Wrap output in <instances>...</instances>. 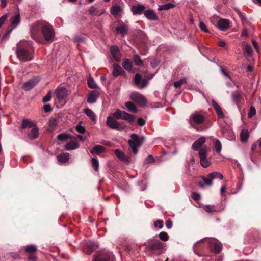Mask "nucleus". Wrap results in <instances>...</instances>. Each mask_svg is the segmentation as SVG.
<instances>
[{
  "label": "nucleus",
  "mask_w": 261,
  "mask_h": 261,
  "mask_svg": "<svg viewBox=\"0 0 261 261\" xmlns=\"http://www.w3.org/2000/svg\"><path fill=\"white\" fill-rule=\"evenodd\" d=\"M31 36L36 42L41 40V35L47 42L53 41L55 38V32L53 27L47 22L37 21L34 22L30 28Z\"/></svg>",
  "instance_id": "f257e3e1"
},
{
  "label": "nucleus",
  "mask_w": 261,
  "mask_h": 261,
  "mask_svg": "<svg viewBox=\"0 0 261 261\" xmlns=\"http://www.w3.org/2000/svg\"><path fill=\"white\" fill-rule=\"evenodd\" d=\"M34 50L32 42L25 40L20 41L17 44V56L21 61H28L33 58Z\"/></svg>",
  "instance_id": "f03ea898"
},
{
  "label": "nucleus",
  "mask_w": 261,
  "mask_h": 261,
  "mask_svg": "<svg viewBox=\"0 0 261 261\" xmlns=\"http://www.w3.org/2000/svg\"><path fill=\"white\" fill-rule=\"evenodd\" d=\"M69 91L64 87H58L55 91L56 96V102L58 103L59 108L63 107L67 102V97L69 94Z\"/></svg>",
  "instance_id": "7ed1b4c3"
},
{
  "label": "nucleus",
  "mask_w": 261,
  "mask_h": 261,
  "mask_svg": "<svg viewBox=\"0 0 261 261\" xmlns=\"http://www.w3.org/2000/svg\"><path fill=\"white\" fill-rule=\"evenodd\" d=\"M144 140L143 137H140L136 134L134 133L130 135L128 143L134 154H136L138 152V148L141 146Z\"/></svg>",
  "instance_id": "20e7f679"
},
{
  "label": "nucleus",
  "mask_w": 261,
  "mask_h": 261,
  "mask_svg": "<svg viewBox=\"0 0 261 261\" xmlns=\"http://www.w3.org/2000/svg\"><path fill=\"white\" fill-rule=\"evenodd\" d=\"M205 120V113L204 112L195 111L189 117V122L193 127L194 124L200 125Z\"/></svg>",
  "instance_id": "39448f33"
},
{
  "label": "nucleus",
  "mask_w": 261,
  "mask_h": 261,
  "mask_svg": "<svg viewBox=\"0 0 261 261\" xmlns=\"http://www.w3.org/2000/svg\"><path fill=\"white\" fill-rule=\"evenodd\" d=\"M204 241H207L208 244V246L211 250L215 253H219L221 250V245L218 244L214 241L211 240L210 238H205L201 239L200 241L196 242L194 246H193V249L194 251V252L196 254H197V252L196 251V248L197 247V245L199 244L200 242H204Z\"/></svg>",
  "instance_id": "423d86ee"
},
{
  "label": "nucleus",
  "mask_w": 261,
  "mask_h": 261,
  "mask_svg": "<svg viewBox=\"0 0 261 261\" xmlns=\"http://www.w3.org/2000/svg\"><path fill=\"white\" fill-rule=\"evenodd\" d=\"M106 123L110 128L119 131L123 130L126 127V125L124 123L119 122L115 120L111 116H108L107 118Z\"/></svg>",
  "instance_id": "0eeeda50"
},
{
  "label": "nucleus",
  "mask_w": 261,
  "mask_h": 261,
  "mask_svg": "<svg viewBox=\"0 0 261 261\" xmlns=\"http://www.w3.org/2000/svg\"><path fill=\"white\" fill-rule=\"evenodd\" d=\"M207 147L204 146L200 149L199 151L201 165L205 168L208 167L211 163L210 160L207 158Z\"/></svg>",
  "instance_id": "6e6552de"
},
{
  "label": "nucleus",
  "mask_w": 261,
  "mask_h": 261,
  "mask_svg": "<svg viewBox=\"0 0 261 261\" xmlns=\"http://www.w3.org/2000/svg\"><path fill=\"white\" fill-rule=\"evenodd\" d=\"M130 98L135 102L138 103L141 106L145 105L147 101L145 97L137 92H134L131 93Z\"/></svg>",
  "instance_id": "1a4fd4ad"
},
{
  "label": "nucleus",
  "mask_w": 261,
  "mask_h": 261,
  "mask_svg": "<svg viewBox=\"0 0 261 261\" xmlns=\"http://www.w3.org/2000/svg\"><path fill=\"white\" fill-rule=\"evenodd\" d=\"M40 81L38 78H33L26 82L22 85V89L28 91L32 89Z\"/></svg>",
  "instance_id": "9d476101"
},
{
  "label": "nucleus",
  "mask_w": 261,
  "mask_h": 261,
  "mask_svg": "<svg viewBox=\"0 0 261 261\" xmlns=\"http://www.w3.org/2000/svg\"><path fill=\"white\" fill-rule=\"evenodd\" d=\"M110 259L109 253L101 252L95 255L92 261H108Z\"/></svg>",
  "instance_id": "9b49d317"
},
{
  "label": "nucleus",
  "mask_w": 261,
  "mask_h": 261,
  "mask_svg": "<svg viewBox=\"0 0 261 261\" xmlns=\"http://www.w3.org/2000/svg\"><path fill=\"white\" fill-rule=\"evenodd\" d=\"M99 92L97 90H93L91 91L87 97V102L90 104H93L97 101V98L99 97Z\"/></svg>",
  "instance_id": "f8f14e48"
},
{
  "label": "nucleus",
  "mask_w": 261,
  "mask_h": 261,
  "mask_svg": "<svg viewBox=\"0 0 261 261\" xmlns=\"http://www.w3.org/2000/svg\"><path fill=\"white\" fill-rule=\"evenodd\" d=\"M212 105L214 108L218 117L219 119H223L225 117V115L219 105L215 100L213 99L212 100Z\"/></svg>",
  "instance_id": "ddd939ff"
},
{
  "label": "nucleus",
  "mask_w": 261,
  "mask_h": 261,
  "mask_svg": "<svg viewBox=\"0 0 261 261\" xmlns=\"http://www.w3.org/2000/svg\"><path fill=\"white\" fill-rule=\"evenodd\" d=\"M205 142V138L201 137L196 140L192 144V148L193 150L198 151L200 150L202 147V145Z\"/></svg>",
  "instance_id": "4468645a"
},
{
  "label": "nucleus",
  "mask_w": 261,
  "mask_h": 261,
  "mask_svg": "<svg viewBox=\"0 0 261 261\" xmlns=\"http://www.w3.org/2000/svg\"><path fill=\"white\" fill-rule=\"evenodd\" d=\"M145 9L144 6L138 4L132 6L131 11L134 15H141L144 13V11H145Z\"/></svg>",
  "instance_id": "2eb2a0df"
},
{
  "label": "nucleus",
  "mask_w": 261,
  "mask_h": 261,
  "mask_svg": "<svg viewBox=\"0 0 261 261\" xmlns=\"http://www.w3.org/2000/svg\"><path fill=\"white\" fill-rule=\"evenodd\" d=\"M144 16L147 19L150 20L156 21L159 19V17L155 11L152 9L145 10L144 13Z\"/></svg>",
  "instance_id": "dca6fc26"
},
{
  "label": "nucleus",
  "mask_w": 261,
  "mask_h": 261,
  "mask_svg": "<svg viewBox=\"0 0 261 261\" xmlns=\"http://www.w3.org/2000/svg\"><path fill=\"white\" fill-rule=\"evenodd\" d=\"M79 147V145L75 138H73L71 141L68 142L65 146V149L66 150L70 151L75 150Z\"/></svg>",
  "instance_id": "f3484780"
},
{
  "label": "nucleus",
  "mask_w": 261,
  "mask_h": 261,
  "mask_svg": "<svg viewBox=\"0 0 261 261\" xmlns=\"http://www.w3.org/2000/svg\"><path fill=\"white\" fill-rule=\"evenodd\" d=\"M98 248H99V246L97 243H90L87 246V248L84 250V252L86 254L90 255Z\"/></svg>",
  "instance_id": "a211bd4d"
},
{
  "label": "nucleus",
  "mask_w": 261,
  "mask_h": 261,
  "mask_svg": "<svg viewBox=\"0 0 261 261\" xmlns=\"http://www.w3.org/2000/svg\"><path fill=\"white\" fill-rule=\"evenodd\" d=\"M223 135L229 140L232 141L235 139V135L233 132L229 128H223L222 129Z\"/></svg>",
  "instance_id": "6ab92c4d"
},
{
  "label": "nucleus",
  "mask_w": 261,
  "mask_h": 261,
  "mask_svg": "<svg viewBox=\"0 0 261 261\" xmlns=\"http://www.w3.org/2000/svg\"><path fill=\"white\" fill-rule=\"evenodd\" d=\"M113 75L115 77H117L119 75H122L125 73V72L123 70L121 66L117 64H114L113 65Z\"/></svg>",
  "instance_id": "aec40b11"
},
{
  "label": "nucleus",
  "mask_w": 261,
  "mask_h": 261,
  "mask_svg": "<svg viewBox=\"0 0 261 261\" xmlns=\"http://www.w3.org/2000/svg\"><path fill=\"white\" fill-rule=\"evenodd\" d=\"M122 66L126 71L130 72H133V63L132 61L129 59H124L122 63Z\"/></svg>",
  "instance_id": "412c9836"
},
{
  "label": "nucleus",
  "mask_w": 261,
  "mask_h": 261,
  "mask_svg": "<svg viewBox=\"0 0 261 261\" xmlns=\"http://www.w3.org/2000/svg\"><path fill=\"white\" fill-rule=\"evenodd\" d=\"M229 26V20L224 19H221L218 21V28L222 31L225 30Z\"/></svg>",
  "instance_id": "4be33fe9"
},
{
  "label": "nucleus",
  "mask_w": 261,
  "mask_h": 261,
  "mask_svg": "<svg viewBox=\"0 0 261 261\" xmlns=\"http://www.w3.org/2000/svg\"><path fill=\"white\" fill-rule=\"evenodd\" d=\"M148 248L152 251L160 250L163 248V244L161 242L156 241L150 244Z\"/></svg>",
  "instance_id": "5701e85b"
},
{
  "label": "nucleus",
  "mask_w": 261,
  "mask_h": 261,
  "mask_svg": "<svg viewBox=\"0 0 261 261\" xmlns=\"http://www.w3.org/2000/svg\"><path fill=\"white\" fill-rule=\"evenodd\" d=\"M89 14L91 15L100 16L105 12V10L102 9L100 11V12H98L97 10V8L96 7L94 6H92L89 8Z\"/></svg>",
  "instance_id": "b1692460"
},
{
  "label": "nucleus",
  "mask_w": 261,
  "mask_h": 261,
  "mask_svg": "<svg viewBox=\"0 0 261 261\" xmlns=\"http://www.w3.org/2000/svg\"><path fill=\"white\" fill-rule=\"evenodd\" d=\"M38 128L34 127L28 133V137L31 140H34L38 137Z\"/></svg>",
  "instance_id": "393cba45"
},
{
  "label": "nucleus",
  "mask_w": 261,
  "mask_h": 261,
  "mask_svg": "<svg viewBox=\"0 0 261 261\" xmlns=\"http://www.w3.org/2000/svg\"><path fill=\"white\" fill-rule=\"evenodd\" d=\"M128 28L127 25H121L116 28V31L120 34L122 36L127 34Z\"/></svg>",
  "instance_id": "a878e982"
},
{
  "label": "nucleus",
  "mask_w": 261,
  "mask_h": 261,
  "mask_svg": "<svg viewBox=\"0 0 261 261\" xmlns=\"http://www.w3.org/2000/svg\"><path fill=\"white\" fill-rule=\"evenodd\" d=\"M105 150V148L102 146L96 145L90 150V153L91 154L96 153L97 154H99L104 152Z\"/></svg>",
  "instance_id": "bb28decb"
},
{
  "label": "nucleus",
  "mask_w": 261,
  "mask_h": 261,
  "mask_svg": "<svg viewBox=\"0 0 261 261\" xmlns=\"http://www.w3.org/2000/svg\"><path fill=\"white\" fill-rule=\"evenodd\" d=\"M20 21V17L19 13L15 14L11 20V24L13 25V28L11 29L10 33L12 31V30L16 28L19 23Z\"/></svg>",
  "instance_id": "cd10ccee"
},
{
  "label": "nucleus",
  "mask_w": 261,
  "mask_h": 261,
  "mask_svg": "<svg viewBox=\"0 0 261 261\" xmlns=\"http://www.w3.org/2000/svg\"><path fill=\"white\" fill-rule=\"evenodd\" d=\"M58 161L61 163L67 162L69 159V155L68 153H62L57 156Z\"/></svg>",
  "instance_id": "c85d7f7f"
},
{
  "label": "nucleus",
  "mask_w": 261,
  "mask_h": 261,
  "mask_svg": "<svg viewBox=\"0 0 261 261\" xmlns=\"http://www.w3.org/2000/svg\"><path fill=\"white\" fill-rule=\"evenodd\" d=\"M202 180L204 182V184L202 183L201 181L199 182V185L201 188H204V185H207L208 186H211L212 185L213 179L211 177H208V176H207V177H202Z\"/></svg>",
  "instance_id": "c756f323"
},
{
  "label": "nucleus",
  "mask_w": 261,
  "mask_h": 261,
  "mask_svg": "<svg viewBox=\"0 0 261 261\" xmlns=\"http://www.w3.org/2000/svg\"><path fill=\"white\" fill-rule=\"evenodd\" d=\"M111 53L114 58L117 60L119 58L120 52L119 48L116 46H112L111 47Z\"/></svg>",
  "instance_id": "7c9ffc66"
},
{
  "label": "nucleus",
  "mask_w": 261,
  "mask_h": 261,
  "mask_svg": "<svg viewBox=\"0 0 261 261\" xmlns=\"http://www.w3.org/2000/svg\"><path fill=\"white\" fill-rule=\"evenodd\" d=\"M121 119L122 120H127L129 122H133L135 120V117L134 115L129 114L125 111H123V112L122 114V118Z\"/></svg>",
  "instance_id": "2f4dec72"
},
{
  "label": "nucleus",
  "mask_w": 261,
  "mask_h": 261,
  "mask_svg": "<svg viewBox=\"0 0 261 261\" xmlns=\"http://www.w3.org/2000/svg\"><path fill=\"white\" fill-rule=\"evenodd\" d=\"M122 8L118 5L113 6L111 9V13L114 16L119 15L122 12Z\"/></svg>",
  "instance_id": "473e14b6"
},
{
  "label": "nucleus",
  "mask_w": 261,
  "mask_h": 261,
  "mask_svg": "<svg viewBox=\"0 0 261 261\" xmlns=\"http://www.w3.org/2000/svg\"><path fill=\"white\" fill-rule=\"evenodd\" d=\"M115 154L122 161L126 162L128 160L127 158L125 156V154L119 149H116L115 150Z\"/></svg>",
  "instance_id": "72a5a7b5"
},
{
  "label": "nucleus",
  "mask_w": 261,
  "mask_h": 261,
  "mask_svg": "<svg viewBox=\"0 0 261 261\" xmlns=\"http://www.w3.org/2000/svg\"><path fill=\"white\" fill-rule=\"evenodd\" d=\"M174 7H175L174 4L171 3H167L166 4L159 5L158 9L159 11L167 10L170 9Z\"/></svg>",
  "instance_id": "f704fd0d"
},
{
  "label": "nucleus",
  "mask_w": 261,
  "mask_h": 261,
  "mask_svg": "<svg viewBox=\"0 0 261 261\" xmlns=\"http://www.w3.org/2000/svg\"><path fill=\"white\" fill-rule=\"evenodd\" d=\"M249 137V132L247 129H243L240 134V138L242 142H245L247 141Z\"/></svg>",
  "instance_id": "c9c22d12"
},
{
  "label": "nucleus",
  "mask_w": 261,
  "mask_h": 261,
  "mask_svg": "<svg viewBox=\"0 0 261 261\" xmlns=\"http://www.w3.org/2000/svg\"><path fill=\"white\" fill-rule=\"evenodd\" d=\"M125 106L127 107L128 111L131 112L136 113L137 112V108L135 105L130 101L125 103Z\"/></svg>",
  "instance_id": "e433bc0d"
},
{
  "label": "nucleus",
  "mask_w": 261,
  "mask_h": 261,
  "mask_svg": "<svg viewBox=\"0 0 261 261\" xmlns=\"http://www.w3.org/2000/svg\"><path fill=\"white\" fill-rule=\"evenodd\" d=\"M84 112L92 121H95L96 115L91 109L89 108L85 109Z\"/></svg>",
  "instance_id": "4c0bfd02"
},
{
  "label": "nucleus",
  "mask_w": 261,
  "mask_h": 261,
  "mask_svg": "<svg viewBox=\"0 0 261 261\" xmlns=\"http://www.w3.org/2000/svg\"><path fill=\"white\" fill-rule=\"evenodd\" d=\"M72 137L68 134L61 133L58 135L57 139L60 141H67L68 139H71Z\"/></svg>",
  "instance_id": "58836bf2"
},
{
  "label": "nucleus",
  "mask_w": 261,
  "mask_h": 261,
  "mask_svg": "<svg viewBox=\"0 0 261 261\" xmlns=\"http://www.w3.org/2000/svg\"><path fill=\"white\" fill-rule=\"evenodd\" d=\"M34 126H35V124L33 122L27 120H23L22 121L21 127L22 128H32Z\"/></svg>",
  "instance_id": "ea45409f"
},
{
  "label": "nucleus",
  "mask_w": 261,
  "mask_h": 261,
  "mask_svg": "<svg viewBox=\"0 0 261 261\" xmlns=\"http://www.w3.org/2000/svg\"><path fill=\"white\" fill-rule=\"evenodd\" d=\"M208 177L212 178V179H213L214 178H218V179L221 180L223 178V175L221 173L218 172H214L210 173L208 174Z\"/></svg>",
  "instance_id": "a19ab883"
},
{
  "label": "nucleus",
  "mask_w": 261,
  "mask_h": 261,
  "mask_svg": "<svg viewBox=\"0 0 261 261\" xmlns=\"http://www.w3.org/2000/svg\"><path fill=\"white\" fill-rule=\"evenodd\" d=\"M133 60L135 65L136 66H142L143 64V61L141 59L140 56L137 54L134 56Z\"/></svg>",
  "instance_id": "79ce46f5"
},
{
  "label": "nucleus",
  "mask_w": 261,
  "mask_h": 261,
  "mask_svg": "<svg viewBox=\"0 0 261 261\" xmlns=\"http://www.w3.org/2000/svg\"><path fill=\"white\" fill-rule=\"evenodd\" d=\"M88 86L92 89H96L98 87L97 84L91 76H90L88 80Z\"/></svg>",
  "instance_id": "37998d69"
},
{
  "label": "nucleus",
  "mask_w": 261,
  "mask_h": 261,
  "mask_svg": "<svg viewBox=\"0 0 261 261\" xmlns=\"http://www.w3.org/2000/svg\"><path fill=\"white\" fill-rule=\"evenodd\" d=\"M214 146L216 151L218 153H220L222 150V144L219 140H216Z\"/></svg>",
  "instance_id": "c03bdc74"
},
{
  "label": "nucleus",
  "mask_w": 261,
  "mask_h": 261,
  "mask_svg": "<svg viewBox=\"0 0 261 261\" xmlns=\"http://www.w3.org/2000/svg\"><path fill=\"white\" fill-rule=\"evenodd\" d=\"M91 163L92 167L94 169L95 171H97L98 170L99 167V162L97 159L93 158L91 159Z\"/></svg>",
  "instance_id": "a18cd8bd"
},
{
  "label": "nucleus",
  "mask_w": 261,
  "mask_h": 261,
  "mask_svg": "<svg viewBox=\"0 0 261 261\" xmlns=\"http://www.w3.org/2000/svg\"><path fill=\"white\" fill-rule=\"evenodd\" d=\"M187 82L186 78H182L179 80L174 82V86L175 88L180 87L182 84H185Z\"/></svg>",
  "instance_id": "49530a36"
},
{
  "label": "nucleus",
  "mask_w": 261,
  "mask_h": 261,
  "mask_svg": "<svg viewBox=\"0 0 261 261\" xmlns=\"http://www.w3.org/2000/svg\"><path fill=\"white\" fill-rule=\"evenodd\" d=\"M159 238L163 241H167L169 240V237L167 232L162 231L159 234Z\"/></svg>",
  "instance_id": "de8ad7c7"
},
{
  "label": "nucleus",
  "mask_w": 261,
  "mask_h": 261,
  "mask_svg": "<svg viewBox=\"0 0 261 261\" xmlns=\"http://www.w3.org/2000/svg\"><path fill=\"white\" fill-rule=\"evenodd\" d=\"M123 111H121L119 109H117L116 111L113 114V116L116 119H120L122 118V114Z\"/></svg>",
  "instance_id": "09e8293b"
},
{
  "label": "nucleus",
  "mask_w": 261,
  "mask_h": 261,
  "mask_svg": "<svg viewBox=\"0 0 261 261\" xmlns=\"http://www.w3.org/2000/svg\"><path fill=\"white\" fill-rule=\"evenodd\" d=\"M205 210L207 213H213L217 212L214 205H206L205 206Z\"/></svg>",
  "instance_id": "8fccbe9b"
},
{
  "label": "nucleus",
  "mask_w": 261,
  "mask_h": 261,
  "mask_svg": "<svg viewBox=\"0 0 261 261\" xmlns=\"http://www.w3.org/2000/svg\"><path fill=\"white\" fill-rule=\"evenodd\" d=\"M36 250V247L33 245H28L25 247V251L32 253Z\"/></svg>",
  "instance_id": "3c124183"
},
{
  "label": "nucleus",
  "mask_w": 261,
  "mask_h": 261,
  "mask_svg": "<svg viewBox=\"0 0 261 261\" xmlns=\"http://www.w3.org/2000/svg\"><path fill=\"white\" fill-rule=\"evenodd\" d=\"M241 97V95L240 93H233L232 94V99L235 103H237Z\"/></svg>",
  "instance_id": "603ef678"
},
{
  "label": "nucleus",
  "mask_w": 261,
  "mask_h": 261,
  "mask_svg": "<svg viewBox=\"0 0 261 261\" xmlns=\"http://www.w3.org/2000/svg\"><path fill=\"white\" fill-rule=\"evenodd\" d=\"M141 80H142V77H141V75L139 74V73H137L135 75V76L134 78V83L138 87L139 86V85H140Z\"/></svg>",
  "instance_id": "864d4df0"
},
{
  "label": "nucleus",
  "mask_w": 261,
  "mask_h": 261,
  "mask_svg": "<svg viewBox=\"0 0 261 261\" xmlns=\"http://www.w3.org/2000/svg\"><path fill=\"white\" fill-rule=\"evenodd\" d=\"M243 50L245 52L248 54L249 55L251 54L252 52V48L250 45L246 44L244 45Z\"/></svg>",
  "instance_id": "5fc2aeb1"
},
{
  "label": "nucleus",
  "mask_w": 261,
  "mask_h": 261,
  "mask_svg": "<svg viewBox=\"0 0 261 261\" xmlns=\"http://www.w3.org/2000/svg\"><path fill=\"white\" fill-rule=\"evenodd\" d=\"M256 114V110L254 107H251L249 112L248 113V117L250 118H252Z\"/></svg>",
  "instance_id": "6e6d98bb"
},
{
  "label": "nucleus",
  "mask_w": 261,
  "mask_h": 261,
  "mask_svg": "<svg viewBox=\"0 0 261 261\" xmlns=\"http://www.w3.org/2000/svg\"><path fill=\"white\" fill-rule=\"evenodd\" d=\"M154 225L155 227H158L160 229H162L164 226L163 221L161 220H158L154 221Z\"/></svg>",
  "instance_id": "4d7b16f0"
},
{
  "label": "nucleus",
  "mask_w": 261,
  "mask_h": 261,
  "mask_svg": "<svg viewBox=\"0 0 261 261\" xmlns=\"http://www.w3.org/2000/svg\"><path fill=\"white\" fill-rule=\"evenodd\" d=\"M148 80L147 79H144L142 81V82L140 83V85H139L138 87L140 89L144 88L148 85Z\"/></svg>",
  "instance_id": "13d9d810"
},
{
  "label": "nucleus",
  "mask_w": 261,
  "mask_h": 261,
  "mask_svg": "<svg viewBox=\"0 0 261 261\" xmlns=\"http://www.w3.org/2000/svg\"><path fill=\"white\" fill-rule=\"evenodd\" d=\"M75 42H83L84 41V38L80 35H75L73 38Z\"/></svg>",
  "instance_id": "bf43d9fd"
},
{
  "label": "nucleus",
  "mask_w": 261,
  "mask_h": 261,
  "mask_svg": "<svg viewBox=\"0 0 261 261\" xmlns=\"http://www.w3.org/2000/svg\"><path fill=\"white\" fill-rule=\"evenodd\" d=\"M191 197L195 201L199 200L201 198L200 194L197 192L192 193Z\"/></svg>",
  "instance_id": "052dcab7"
},
{
  "label": "nucleus",
  "mask_w": 261,
  "mask_h": 261,
  "mask_svg": "<svg viewBox=\"0 0 261 261\" xmlns=\"http://www.w3.org/2000/svg\"><path fill=\"white\" fill-rule=\"evenodd\" d=\"M199 28L200 29L205 33H208V30L205 25V24L203 22H200L199 24Z\"/></svg>",
  "instance_id": "680f3d73"
},
{
  "label": "nucleus",
  "mask_w": 261,
  "mask_h": 261,
  "mask_svg": "<svg viewBox=\"0 0 261 261\" xmlns=\"http://www.w3.org/2000/svg\"><path fill=\"white\" fill-rule=\"evenodd\" d=\"M154 158L151 155H148V157L145 160V162L147 164L152 163L154 162Z\"/></svg>",
  "instance_id": "e2e57ef3"
},
{
  "label": "nucleus",
  "mask_w": 261,
  "mask_h": 261,
  "mask_svg": "<svg viewBox=\"0 0 261 261\" xmlns=\"http://www.w3.org/2000/svg\"><path fill=\"white\" fill-rule=\"evenodd\" d=\"M75 129L76 130L77 132H78L80 133H82V134L84 133L86 130L85 128L83 126H82L79 124L77 125V126H76Z\"/></svg>",
  "instance_id": "0e129e2a"
},
{
  "label": "nucleus",
  "mask_w": 261,
  "mask_h": 261,
  "mask_svg": "<svg viewBox=\"0 0 261 261\" xmlns=\"http://www.w3.org/2000/svg\"><path fill=\"white\" fill-rule=\"evenodd\" d=\"M51 93L49 92L43 98L42 101L43 102H47L50 100Z\"/></svg>",
  "instance_id": "69168bd1"
},
{
  "label": "nucleus",
  "mask_w": 261,
  "mask_h": 261,
  "mask_svg": "<svg viewBox=\"0 0 261 261\" xmlns=\"http://www.w3.org/2000/svg\"><path fill=\"white\" fill-rule=\"evenodd\" d=\"M159 61L156 59L152 60L150 62L151 66L153 68H156L158 66V65H159Z\"/></svg>",
  "instance_id": "338daca9"
},
{
  "label": "nucleus",
  "mask_w": 261,
  "mask_h": 261,
  "mask_svg": "<svg viewBox=\"0 0 261 261\" xmlns=\"http://www.w3.org/2000/svg\"><path fill=\"white\" fill-rule=\"evenodd\" d=\"M43 109L45 112H50L52 110L51 107L49 104H46L44 105Z\"/></svg>",
  "instance_id": "774afa93"
}]
</instances>
